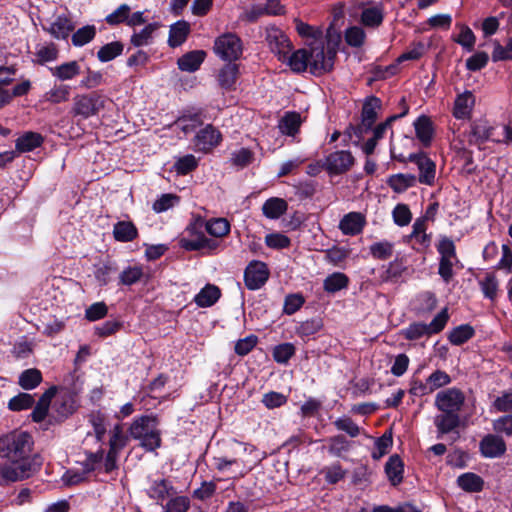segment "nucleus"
<instances>
[{
  "label": "nucleus",
  "instance_id": "obj_1",
  "mask_svg": "<svg viewBox=\"0 0 512 512\" xmlns=\"http://www.w3.org/2000/svg\"><path fill=\"white\" fill-rule=\"evenodd\" d=\"M32 436L22 430H13L0 436V458L7 459L10 463H1L2 466L22 468L25 466L21 481L31 477L39 468L40 464L31 459L30 453L33 449Z\"/></svg>",
  "mask_w": 512,
  "mask_h": 512
},
{
  "label": "nucleus",
  "instance_id": "obj_2",
  "mask_svg": "<svg viewBox=\"0 0 512 512\" xmlns=\"http://www.w3.org/2000/svg\"><path fill=\"white\" fill-rule=\"evenodd\" d=\"M158 425L156 416L143 415L133 420L129 433L132 438L140 441V446L146 451H155L162 443Z\"/></svg>",
  "mask_w": 512,
  "mask_h": 512
},
{
  "label": "nucleus",
  "instance_id": "obj_3",
  "mask_svg": "<svg viewBox=\"0 0 512 512\" xmlns=\"http://www.w3.org/2000/svg\"><path fill=\"white\" fill-rule=\"evenodd\" d=\"M449 320L447 308L440 311L433 320L429 323L413 322L408 327L402 329L400 334L403 338L409 341L419 340L423 337H429L433 334L440 333L446 326Z\"/></svg>",
  "mask_w": 512,
  "mask_h": 512
},
{
  "label": "nucleus",
  "instance_id": "obj_4",
  "mask_svg": "<svg viewBox=\"0 0 512 512\" xmlns=\"http://www.w3.org/2000/svg\"><path fill=\"white\" fill-rule=\"evenodd\" d=\"M390 153L392 159L401 163H415L419 170L417 180L421 184L432 185L434 183L436 165L425 153H411L408 156H405L403 153H397L395 147H391Z\"/></svg>",
  "mask_w": 512,
  "mask_h": 512
},
{
  "label": "nucleus",
  "instance_id": "obj_5",
  "mask_svg": "<svg viewBox=\"0 0 512 512\" xmlns=\"http://www.w3.org/2000/svg\"><path fill=\"white\" fill-rule=\"evenodd\" d=\"M105 106L104 97L97 91L78 94L73 98L71 113L82 119L97 115Z\"/></svg>",
  "mask_w": 512,
  "mask_h": 512
},
{
  "label": "nucleus",
  "instance_id": "obj_6",
  "mask_svg": "<svg viewBox=\"0 0 512 512\" xmlns=\"http://www.w3.org/2000/svg\"><path fill=\"white\" fill-rule=\"evenodd\" d=\"M336 48L328 46L325 49L322 43H318L308 50L309 68L312 74L321 75L332 70L336 57Z\"/></svg>",
  "mask_w": 512,
  "mask_h": 512
},
{
  "label": "nucleus",
  "instance_id": "obj_7",
  "mask_svg": "<svg viewBox=\"0 0 512 512\" xmlns=\"http://www.w3.org/2000/svg\"><path fill=\"white\" fill-rule=\"evenodd\" d=\"M214 51L223 60H237L242 55V41L234 33L223 34L215 40Z\"/></svg>",
  "mask_w": 512,
  "mask_h": 512
},
{
  "label": "nucleus",
  "instance_id": "obj_8",
  "mask_svg": "<svg viewBox=\"0 0 512 512\" xmlns=\"http://www.w3.org/2000/svg\"><path fill=\"white\" fill-rule=\"evenodd\" d=\"M464 402V393L460 389L453 387L438 392L434 404L441 412L459 414Z\"/></svg>",
  "mask_w": 512,
  "mask_h": 512
},
{
  "label": "nucleus",
  "instance_id": "obj_9",
  "mask_svg": "<svg viewBox=\"0 0 512 512\" xmlns=\"http://www.w3.org/2000/svg\"><path fill=\"white\" fill-rule=\"evenodd\" d=\"M266 41L270 50L278 56V59L285 62L292 49V44L287 35L281 29L270 26L266 28Z\"/></svg>",
  "mask_w": 512,
  "mask_h": 512
},
{
  "label": "nucleus",
  "instance_id": "obj_10",
  "mask_svg": "<svg viewBox=\"0 0 512 512\" xmlns=\"http://www.w3.org/2000/svg\"><path fill=\"white\" fill-rule=\"evenodd\" d=\"M355 159L350 151L339 150L326 156L323 166L330 175L346 173L354 165Z\"/></svg>",
  "mask_w": 512,
  "mask_h": 512
},
{
  "label": "nucleus",
  "instance_id": "obj_11",
  "mask_svg": "<svg viewBox=\"0 0 512 512\" xmlns=\"http://www.w3.org/2000/svg\"><path fill=\"white\" fill-rule=\"evenodd\" d=\"M213 460L215 469L231 479L243 478L250 471V468H248L241 459L215 457Z\"/></svg>",
  "mask_w": 512,
  "mask_h": 512
},
{
  "label": "nucleus",
  "instance_id": "obj_12",
  "mask_svg": "<svg viewBox=\"0 0 512 512\" xmlns=\"http://www.w3.org/2000/svg\"><path fill=\"white\" fill-rule=\"evenodd\" d=\"M495 128L487 120L479 119L471 123L468 143L482 149L487 141H496L493 137Z\"/></svg>",
  "mask_w": 512,
  "mask_h": 512
},
{
  "label": "nucleus",
  "instance_id": "obj_13",
  "mask_svg": "<svg viewBox=\"0 0 512 512\" xmlns=\"http://www.w3.org/2000/svg\"><path fill=\"white\" fill-rule=\"evenodd\" d=\"M269 271L267 265L261 261L251 262L245 269L244 281L250 290H256L262 287L268 280Z\"/></svg>",
  "mask_w": 512,
  "mask_h": 512
},
{
  "label": "nucleus",
  "instance_id": "obj_14",
  "mask_svg": "<svg viewBox=\"0 0 512 512\" xmlns=\"http://www.w3.org/2000/svg\"><path fill=\"white\" fill-rule=\"evenodd\" d=\"M221 141L220 132L212 125L201 129L194 138V146L197 151L208 152Z\"/></svg>",
  "mask_w": 512,
  "mask_h": 512
},
{
  "label": "nucleus",
  "instance_id": "obj_15",
  "mask_svg": "<svg viewBox=\"0 0 512 512\" xmlns=\"http://www.w3.org/2000/svg\"><path fill=\"white\" fill-rule=\"evenodd\" d=\"M190 237H182L179 241L180 247L187 251H198L204 248L215 249V241L208 239L202 232L194 233V228H188Z\"/></svg>",
  "mask_w": 512,
  "mask_h": 512
},
{
  "label": "nucleus",
  "instance_id": "obj_16",
  "mask_svg": "<svg viewBox=\"0 0 512 512\" xmlns=\"http://www.w3.org/2000/svg\"><path fill=\"white\" fill-rule=\"evenodd\" d=\"M481 454L486 458H497L506 452V443L499 435L488 434L480 441Z\"/></svg>",
  "mask_w": 512,
  "mask_h": 512
},
{
  "label": "nucleus",
  "instance_id": "obj_17",
  "mask_svg": "<svg viewBox=\"0 0 512 512\" xmlns=\"http://www.w3.org/2000/svg\"><path fill=\"white\" fill-rule=\"evenodd\" d=\"M475 106V96L471 91L459 93L454 101L452 114L456 119H470Z\"/></svg>",
  "mask_w": 512,
  "mask_h": 512
},
{
  "label": "nucleus",
  "instance_id": "obj_18",
  "mask_svg": "<svg viewBox=\"0 0 512 512\" xmlns=\"http://www.w3.org/2000/svg\"><path fill=\"white\" fill-rule=\"evenodd\" d=\"M366 225V218L360 212H349L339 222V229L344 235L360 234Z\"/></svg>",
  "mask_w": 512,
  "mask_h": 512
},
{
  "label": "nucleus",
  "instance_id": "obj_19",
  "mask_svg": "<svg viewBox=\"0 0 512 512\" xmlns=\"http://www.w3.org/2000/svg\"><path fill=\"white\" fill-rule=\"evenodd\" d=\"M74 28L72 19L65 14L58 15L48 28L43 26V30L47 31L52 37L62 40L67 39Z\"/></svg>",
  "mask_w": 512,
  "mask_h": 512
},
{
  "label": "nucleus",
  "instance_id": "obj_20",
  "mask_svg": "<svg viewBox=\"0 0 512 512\" xmlns=\"http://www.w3.org/2000/svg\"><path fill=\"white\" fill-rule=\"evenodd\" d=\"M381 106V101L375 96H371L366 99L362 107L361 113V126L358 128L360 133L362 129H371L377 119V110Z\"/></svg>",
  "mask_w": 512,
  "mask_h": 512
},
{
  "label": "nucleus",
  "instance_id": "obj_21",
  "mask_svg": "<svg viewBox=\"0 0 512 512\" xmlns=\"http://www.w3.org/2000/svg\"><path fill=\"white\" fill-rule=\"evenodd\" d=\"M413 125L417 139L423 147H429L434 137V127L431 119L426 115H421L414 121Z\"/></svg>",
  "mask_w": 512,
  "mask_h": 512
},
{
  "label": "nucleus",
  "instance_id": "obj_22",
  "mask_svg": "<svg viewBox=\"0 0 512 512\" xmlns=\"http://www.w3.org/2000/svg\"><path fill=\"white\" fill-rule=\"evenodd\" d=\"M128 442V436L124 433L121 424H117L111 430V436L109 440L110 449L107 455L106 469H110V461L112 458L123 449Z\"/></svg>",
  "mask_w": 512,
  "mask_h": 512
},
{
  "label": "nucleus",
  "instance_id": "obj_23",
  "mask_svg": "<svg viewBox=\"0 0 512 512\" xmlns=\"http://www.w3.org/2000/svg\"><path fill=\"white\" fill-rule=\"evenodd\" d=\"M43 142L44 138L40 133L27 131L16 139L15 147L19 153H26L40 147Z\"/></svg>",
  "mask_w": 512,
  "mask_h": 512
},
{
  "label": "nucleus",
  "instance_id": "obj_24",
  "mask_svg": "<svg viewBox=\"0 0 512 512\" xmlns=\"http://www.w3.org/2000/svg\"><path fill=\"white\" fill-rule=\"evenodd\" d=\"M49 71L51 75L60 81H68L77 77L80 72V65L77 61H69L60 65L50 67Z\"/></svg>",
  "mask_w": 512,
  "mask_h": 512
},
{
  "label": "nucleus",
  "instance_id": "obj_25",
  "mask_svg": "<svg viewBox=\"0 0 512 512\" xmlns=\"http://www.w3.org/2000/svg\"><path fill=\"white\" fill-rule=\"evenodd\" d=\"M384 20V9L381 4L364 8L361 12L360 22L367 28H378Z\"/></svg>",
  "mask_w": 512,
  "mask_h": 512
},
{
  "label": "nucleus",
  "instance_id": "obj_26",
  "mask_svg": "<svg viewBox=\"0 0 512 512\" xmlns=\"http://www.w3.org/2000/svg\"><path fill=\"white\" fill-rule=\"evenodd\" d=\"M302 124L301 115L295 111H289L280 119L278 128L284 135L295 136Z\"/></svg>",
  "mask_w": 512,
  "mask_h": 512
},
{
  "label": "nucleus",
  "instance_id": "obj_27",
  "mask_svg": "<svg viewBox=\"0 0 512 512\" xmlns=\"http://www.w3.org/2000/svg\"><path fill=\"white\" fill-rule=\"evenodd\" d=\"M113 237L118 242H131L138 237V229L131 221H118L113 227Z\"/></svg>",
  "mask_w": 512,
  "mask_h": 512
},
{
  "label": "nucleus",
  "instance_id": "obj_28",
  "mask_svg": "<svg viewBox=\"0 0 512 512\" xmlns=\"http://www.w3.org/2000/svg\"><path fill=\"white\" fill-rule=\"evenodd\" d=\"M206 53L202 50H195L186 53L177 61L178 67L182 71L194 72L198 70L204 61Z\"/></svg>",
  "mask_w": 512,
  "mask_h": 512
},
{
  "label": "nucleus",
  "instance_id": "obj_29",
  "mask_svg": "<svg viewBox=\"0 0 512 512\" xmlns=\"http://www.w3.org/2000/svg\"><path fill=\"white\" fill-rule=\"evenodd\" d=\"M288 209L287 202L278 197L267 199L262 205L263 215L269 219H278L286 213Z\"/></svg>",
  "mask_w": 512,
  "mask_h": 512
},
{
  "label": "nucleus",
  "instance_id": "obj_30",
  "mask_svg": "<svg viewBox=\"0 0 512 512\" xmlns=\"http://www.w3.org/2000/svg\"><path fill=\"white\" fill-rule=\"evenodd\" d=\"M459 424V414L442 412L434 418V425L437 428V432L441 435L450 433L456 429Z\"/></svg>",
  "mask_w": 512,
  "mask_h": 512
},
{
  "label": "nucleus",
  "instance_id": "obj_31",
  "mask_svg": "<svg viewBox=\"0 0 512 512\" xmlns=\"http://www.w3.org/2000/svg\"><path fill=\"white\" fill-rule=\"evenodd\" d=\"M221 296L220 289L212 284H207L200 292L194 297V302L197 306L205 308L214 305Z\"/></svg>",
  "mask_w": 512,
  "mask_h": 512
},
{
  "label": "nucleus",
  "instance_id": "obj_32",
  "mask_svg": "<svg viewBox=\"0 0 512 512\" xmlns=\"http://www.w3.org/2000/svg\"><path fill=\"white\" fill-rule=\"evenodd\" d=\"M404 465L398 455H392L385 464V472L392 485H398L403 480Z\"/></svg>",
  "mask_w": 512,
  "mask_h": 512
},
{
  "label": "nucleus",
  "instance_id": "obj_33",
  "mask_svg": "<svg viewBox=\"0 0 512 512\" xmlns=\"http://www.w3.org/2000/svg\"><path fill=\"white\" fill-rule=\"evenodd\" d=\"M238 65L228 63L224 65L218 74V83L225 90H232L238 78Z\"/></svg>",
  "mask_w": 512,
  "mask_h": 512
},
{
  "label": "nucleus",
  "instance_id": "obj_34",
  "mask_svg": "<svg viewBox=\"0 0 512 512\" xmlns=\"http://www.w3.org/2000/svg\"><path fill=\"white\" fill-rule=\"evenodd\" d=\"M417 177L413 174H394L388 180V186L396 193H402L408 188L415 186Z\"/></svg>",
  "mask_w": 512,
  "mask_h": 512
},
{
  "label": "nucleus",
  "instance_id": "obj_35",
  "mask_svg": "<svg viewBox=\"0 0 512 512\" xmlns=\"http://www.w3.org/2000/svg\"><path fill=\"white\" fill-rule=\"evenodd\" d=\"M190 33V25L186 21H178L170 27L168 43L171 47L183 44Z\"/></svg>",
  "mask_w": 512,
  "mask_h": 512
},
{
  "label": "nucleus",
  "instance_id": "obj_36",
  "mask_svg": "<svg viewBox=\"0 0 512 512\" xmlns=\"http://www.w3.org/2000/svg\"><path fill=\"white\" fill-rule=\"evenodd\" d=\"M285 62L294 72H304L309 67L308 50L299 49L291 55L288 54Z\"/></svg>",
  "mask_w": 512,
  "mask_h": 512
},
{
  "label": "nucleus",
  "instance_id": "obj_37",
  "mask_svg": "<svg viewBox=\"0 0 512 512\" xmlns=\"http://www.w3.org/2000/svg\"><path fill=\"white\" fill-rule=\"evenodd\" d=\"M475 334L474 328L469 324H462L455 327L449 333L448 339L451 344L459 346L470 340Z\"/></svg>",
  "mask_w": 512,
  "mask_h": 512
},
{
  "label": "nucleus",
  "instance_id": "obj_38",
  "mask_svg": "<svg viewBox=\"0 0 512 512\" xmlns=\"http://www.w3.org/2000/svg\"><path fill=\"white\" fill-rule=\"evenodd\" d=\"M159 27L160 24L157 22L149 23L140 32L134 33L131 36V44H133L135 47H141L150 44L153 38V34Z\"/></svg>",
  "mask_w": 512,
  "mask_h": 512
},
{
  "label": "nucleus",
  "instance_id": "obj_39",
  "mask_svg": "<svg viewBox=\"0 0 512 512\" xmlns=\"http://www.w3.org/2000/svg\"><path fill=\"white\" fill-rule=\"evenodd\" d=\"M349 284V278L341 272H335L326 277L323 283L324 290L328 293H335L344 288Z\"/></svg>",
  "mask_w": 512,
  "mask_h": 512
},
{
  "label": "nucleus",
  "instance_id": "obj_40",
  "mask_svg": "<svg viewBox=\"0 0 512 512\" xmlns=\"http://www.w3.org/2000/svg\"><path fill=\"white\" fill-rule=\"evenodd\" d=\"M458 485L468 492H480L483 489V479L475 473H464L458 477Z\"/></svg>",
  "mask_w": 512,
  "mask_h": 512
},
{
  "label": "nucleus",
  "instance_id": "obj_41",
  "mask_svg": "<svg viewBox=\"0 0 512 512\" xmlns=\"http://www.w3.org/2000/svg\"><path fill=\"white\" fill-rule=\"evenodd\" d=\"M124 46L120 41H114L102 46L97 52V58L101 62H109L121 55Z\"/></svg>",
  "mask_w": 512,
  "mask_h": 512
},
{
  "label": "nucleus",
  "instance_id": "obj_42",
  "mask_svg": "<svg viewBox=\"0 0 512 512\" xmlns=\"http://www.w3.org/2000/svg\"><path fill=\"white\" fill-rule=\"evenodd\" d=\"M42 381V374L38 369L31 368L23 371L19 376V385L25 390L37 387Z\"/></svg>",
  "mask_w": 512,
  "mask_h": 512
},
{
  "label": "nucleus",
  "instance_id": "obj_43",
  "mask_svg": "<svg viewBox=\"0 0 512 512\" xmlns=\"http://www.w3.org/2000/svg\"><path fill=\"white\" fill-rule=\"evenodd\" d=\"M205 228L211 236L221 238L230 232V223L225 218H214L206 222Z\"/></svg>",
  "mask_w": 512,
  "mask_h": 512
},
{
  "label": "nucleus",
  "instance_id": "obj_44",
  "mask_svg": "<svg viewBox=\"0 0 512 512\" xmlns=\"http://www.w3.org/2000/svg\"><path fill=\"white\" fill-rule=\"evenodd\" d=\"M437 252L439 253V260L452 259L457 260L456 246L452 239L447 236H441L438 244L436 245Z\"/></svg>",
  "mask_w": 512,
  "mask_h": 512
},
{
  "label": "nucleus",
  "instance_id": "obj_45",
  "mask_svg": "<svg viewBox=\"0 0 512 512\" xmlns=\"http://www.w3.org/2000/svg\"><path fill=\"white\" fill-rule=\"evenodd\" d=\"M171 489L172 486L167 480H157L154 481L150 486L148 495L150 498L156 500L157 502H162L169 496Z\"/></svg>",
  "mask_w": 512,
  "mask_h": 512
},
{
  "label": "nucleus",
  "instance_id": "obj_46",
  "mask_svg": "<svg viewBox=\"0 0 512 512\" xmlns=\"http://www.w3.org/2000/svg\"><path fill=\"white\" fill-rule=\"evenodd\" d=\"M70 91L71 88L68 85H54L48 92L45 93L44 97L46 101L53 104H58L69 99Z\"/></svg>",
  "mask_w": 512,
  "mask_h": 512
},
{
  "label": "nucleus",
  "instance_id": "obj_47",
  "mask_svg": "<svg viewBox=\"0 0 512 512\" xmlns=\"http://www.w3.org/2000/svg\"><path fill=\"white\" fill-rule=\"evenodd\" d=\"M59 50L55 43L50 42L44 46H41L37 49L35 56H36V63L43 65L46 62L55 61L58 58Z\"/></svg>",
  "mask_w": 512,
  "mask_h": 512
},
{
  "label": "nucleus",
  "instance_id": "obj_48",
  "mask_svg": "<svg viewBox=\"0 0 512 512\" xmlns=\"http://www.w3.org/2000/svg\"><path fill=\"white\" fill-rule=\"evenodd\" d=\"M96 35V28L94 25H87L79 28L73 33L71 41L76 47H82L94 39Z\"/></svg>",
  "mask_w": 512,
  "mask_h": 512
},
{
  "label": "nucleus",
  "instance_id": "obj_49",
  "mask_svg": "<svg viewBox=\"0 0 512 512\" xmlns=\"http://www.w3.org/2000/svg\"><path fill=\"white\" fill-rule=\"evenodd\" d=\"M369 250L373 258L378 260H387L393 254L394 245L389 241H380L373 243Z\"/></svg>",
  "mask_w": 512,
  "mask_h": 512
},
{
  "label": "nucleus",
  "instance_id": "obj_50",
  "mask_svg": "<svg viewBox=\"0 0 512 512\" xmlns=\"http://www.w3.org/2000/svg\"><path fill=\"white\" fill-rule=\"evenodd\" d=\"M144 276L143 269L140 266H130L124 269L119 275L120 284L125 286L133 285L139 282Z\"/></svg>",
  "mask_w": 512,
  "mask_h": 512
},
{
  "label": "nucleus",
  "instance_id": "obj_51",
  "mask_svg": "<svg viewBox=\"0 0 512 512\" xmlns=\"http://www.w3.org/2000/svg\"><path fill=\"white\" fill-rule=\"evenodd\" d=\"M366 39L365 31L359 26H352L345 31V41L351 47H361Z\"/></svg>",
  "mask_w": 512,
  "mask_h": 512
},
{
  "label": "nucleus",
  "instance_id": "obj_52",
  "mask_svg": "<svg viewBox=\"0 0 512 512\" xmlns=\"http://www.w3.org/2000/svg\"><path fill=\"white\" fill-rule=\"evenodd\" d=\"M203 124V120L199 114L182 116L176 121V125L185 133L196 130Z\"/></svg>",
  "mask_w": 512,
  "mask_h": 512
},
{
  "label": "nucleus",
  "instance_id": "obj_53",
  "mask_svg": "<svg viewBox=\"0 0 512 512\" xmlns=\"http://www.w3.org/2000/svg\"><path fill=\"white\" fill-rule=\"evenodd\" d=\"M321 474L324 476L326 482L329 484H336L345 477L346 472L339 463H335L324 467L321 470Z\"/></svg>",
  "mask_w": 512,
  "mask_h": 512
},
{
  "label": "nucleus",
  "instance_id": "obj_54",
  "mask_svg": "<svg viewBox=\"0 0 512 512\" xmlns=\"http://www.w3.org/2000/svg\"><path fill=\"white\" fill-rule=\"evenodd\" d=\"M34 398L28 393H19L9 400L8 408L12 411H21L32 407Z\"/></svg>",
  "mask_w": 512,
  "mask_h": 512
},
{
  "label": "nucleus",
  "instance_id": "obj_55",
  "mask_svg": "<svg viewBox=\"0 0 512 512\" xmlns=\"http://www.w3.org/2000/svg\"><path fill=\"white\" fill-rule=\"evenodd\" d=\"M452 379L448 373L443 370L434 371L428 378L427 382L430 386L431 392L435 390L445 387L451 383Z\"/></svg>",
  "mask_w": 512,
  "mask_h": 512
},
{
  "label": "nucleus",
  "instance_id": "obj_56",
  "mask_svg": "<svg viewBox=\"0 0 512 512\" xmlns=\"http://www.w3.org/2000/svg\"><path fill=\"white\" fill-rule=\"evenodd\" d=\"M328 451L331 455L340 457L344 452H347L350 448L349 441L343 435H336L329 438Z\"/></svg>",
  "mask_w": 512,
  "mask_h": 512
},
{
  "label": "nucleus",
  "instance_id": "obj_57",
  "mask_svg": "<svg viewBox=\"0 0 512 512\" xmlns=\"http://www.w3.org/2000/svg\"><path fill=\"white\" fill-rule=\"evenodd\" d=\"M198 166V161L194 155H185L179 158L175 164L174 168L177 174L186 175L191 171L195 170Z\"/></svg>",
  "mask_w": 512,
  "mask_h": 512
},
{
  "label": "nucleus",
  "instance_id": "obj_58",
  "mask_svg": "<svg viewBox=\"0 0 512 512\" xmlns=\"http://www.w3.org/2000/svg\"><path fill=\"white\" fill-rule=\"evenodd\" d=\"M295 354V347L291 343L277 345L273 349V358L277 363L285 364Z\"/></svg>",
  "mask_w": 512,
  "mask_h": 512
},
{
  "label": "nucleus",
  "instance_id": "obj_59",
  "mask_svg": "<svg viewBox=\"0 0 512 512\" xmlns=\"http://www.w3.org/2000/svg\"><path fill=\"white\" fill-rule=\"evenodd\" d=\"M481 290L484 296L490 300H495L498 292V280L495 275L488 274L481 282H480Z\"/></svg>",
  "mask_w": 512,
  "mask_h": 512
},
{
  "label": "nucleus",
  "instance_id": "obj_60",
  "mask_svg": "<svg viewBox=\"0 0 512 512\" xmlns=\"http://www.w3.org/2000/svg\"><path fill=\"white\" fill-rule=\"evenodd\" d=\"M393 220L398 226H406L411 222L412 214L406 204H397L392 212Z\"/></svg>",
  "mask_w": 512,
  "mask_h": 512
},
{
  "label": "nucleus",
  "instance_id": "obj_61",
  "mask_svg": "<svg viewBox=\"0 0 512 512\" xmlns=\"http://www.w3.org/2000/svg\"><path fill=\"white\" fill-rule=\"evenodd\" d=\"M339 431L347 433L350 437H357L360 434V427L349 417H341L334 421Z\"/></svg>",
  "mask_w": 512,
  "mask_h": 512
},
{
  "label": "nucleus",
  "instance_id": "obj_62",
  "mask_svg": "<svg viewBox=\"0 0 512 512\" xmlns=\"http://www.w3.org/2000/svg\"><path fill=\"white\" fill-rule=\"evenodd\" d=\"M393 440L391 434H383L375 442V449L372 452V458L378 460L388 453V449L392 446Z\"/></svg>",
  "mask_w": 512,
  "mask_h": 512
},
{
  "label": "nucleus",
  "instance_id": "obj_63",
  "mask_svg": "<svg viewBox=\"0 0 512 512\" xmlns=\"http://www.w3.org/2000/svg\"><path fill=\"white\" fill-rule=\"evenodd\" d=\"M493 430L497 434H504L507 437L512 436V415H503L493 421Z\"/></svg>",
  "mask_w": 512,
  "mask_h": 512
},
{
  "label": "nucleus",
  "instance_id": "obj_64",
  "mask_svg": "<svg viewBox=\"0 0 512 512\" xmlns=\"http://www.w3.org/2000/svg\"><path fill=\"white\" fill-rule=\"evenodd\" d=\"M190 501L185 496H178L169 500L165 506V512H186Z\"/></svg>",
  "mask_w": 512,
  "mask_h": 512
}]
</instances>
